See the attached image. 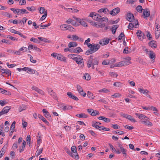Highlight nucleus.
Here are the masks:
<instances>
[{
  "instance_id": "obj_1",
  "label": "nucleus",
  "mask_w": 160,
  "mask_h": 160,
  "mask_svg": "<svg viewBox=\"0 0 160 160\" xmlns=\"http://www.w3.org/2000/svg\"><path fill=\"white\" fill-rule=\"evenodd\" d=\"M99 60V58L98 57L93 58V55H91L87 61V66L88 68H90L92 67V69H94L95 68L94 66L98 65Z\"/></svg>"
},
{
  "instance_id": "obj_2",
  "label": "nucleus",
  "mask_w": 160,
  "mask_h": 160,
  "mask_svg": "<svg viewBox=\"0 0 160 160\" xmlns=\"http://www.w3.org/2000/svg\"><path fill=\"white\" fill-rule=\"evenodd\" d=\"M95 16L96 17L94 18V20L96 21L101 22L103 21L108 22V19L106 17L101 18V16L99 14H96Z\"/></svg>"
},
{
  "instance_id": "obj_3",
  "label": "nucleus",
  "mask_w": 160,
  "mask_h": 160,
  "mask_svg": "<svg viewBox=\"0 0 160 160\" xmlns=\"http://www.w3.org/2000/svg\"><path fill=\"white\" fill-rule=\"evenodd\" d=\"M76 56H77V59H76L74 61L78 65H83L84 62L82 57L79 55H78Z\"/></svg>"
},
{
  "instance_id": "obj_4",
  "label": "nucleus",
  "mask_w": 160,
  "mask_h": 160,
  "mask_svg": "<svg viewBox=\"0 0 160 160\" xmlns=\"http://www.w3.org/2000/svg\"><path fill=\"white\" fill-rule=\"evenodd\" d=\"M100 46L98 44H93L92 47H91V51L92 52H94L97 51L100 48Z\"/></svg>"
},
{
  "instance_id": "obj_5",
  "label": "nucleus",
  "mask_w": 160,
  "mask_h": 160,
  "mask_svg": "<svg viewBox=\"0 0 160 160\" xmlns=\"http://www.w3.org/2000/svg\"><path fill=\"white\" fill-rule=\"evenodd\" d=\"M136 34L139 39L142 40L144 38V34L142 32L141 30H139L138 31Z\"/></svg>"
},
{
  "instance_id": "obj_6",
  "label": "nucleus",
  "mask_w": 160,
  "mask_h": 160,
  "mask_svg": "<svg viewBox=\"0 0 160 160\" xmlns=\"http://www.w3.org/2000/svg\"><path fill=\"white\" fill-rule=\"evenodd\" d=\"M118 147L119 148V149L121 152H122L123 155L125 157H126L127 155V150L123 148L122 145L119 144Z\"/></svg>"
},
{
  "instance_id": "obj_7",
  "label": "nucleus",
  "mask_w": 160,
  "mask_h": 160,
  "mask_svg": "<svg viewBox=\"0 0 160 160\" xmlns=\"http://www.w3.org/2000/svg\"><path fill=\"white\" fill-rule=\"evenodd\" d=\"M120 11V8H117L111 11L110 12V14L112 15L115 16Z\"/></svg>"
},
{
  "instance_id": "obj_8",
  "label": "nucleus",
  "mask_w": 160,
  "mask_h": 160,
  "mask_svg": "<svg viewBox=\"0 0 160 160\" xmlns=\"http://www.w3.org/2000/svg\"><path fill=\"white\" fill-rule=\"evenodd\" d=\"M10 109V108L9 107L7 106L5 107L0 112V116L8 113Z\"/></svg>"
},
{
  "instance_id": "obj_9",
  "label": "nucleus",
  "mask_w": 160,
  "mask_h": 160,
  "mask_svg": "<svg viewBox=\"0 0 160 160\" xmlns=\"http://www.w3.org/2000/svg\"><path fill=\"white\" fill-rule=\"evenodd\" d=\"M72 152L75 153V155H74L76 159H78L79 158V156L77 152V148L75 146H72L71 148Z\"/></svg>"
},
{
  "instance_id": "obj_10",
  "label": "nucleus",
  "mask_w": 160,
  "mask_h": 160,
  "mask_svg": "<svg viewBox=\"0 0 160 160\" xmlns=\"http://www.w3.org/2000/svg\"><path fill=\"white\" fill-rule=\"evenodd\" d=\"M144 120L142 122V123L147 126H152V123L148 120L149 118L147 117V118H145Z\"/></svg>"
},
{
  "instance_id": "obj_11",
  "label": "nucleus",
  "mask_w": 160,
  "mask_h": 160,
  "mask_svg": "<svg viewBox=\"0 0 160 160\" xmlns=\"http://www.w3.org/2000/svg\"><path fill=\"white\" fill-rule=\"evenodd\" d=\"M150 15V12L148 9H144L143 12V15L144 16V18H146L148 17Z\"/></svg>"
},
{
  "instance_id": "obj_12",
  "label": "nucleus",
  "mask_w": 160,
  "mask_h": 160,
  "mask_svg": "<svg viewBox=\"0 0 160 160\" xmlns=\"http://www.w3.org/2000/svg\"><path fill=\"white\" fill-rule=\"evenodd\" d=\"M28 12L24 9H19L18 8V11L17 14H23L24 13H28Z\"/></svg>"
},
{
  "instance_id": "obj_13",
  "label": "nucleus",
  "mask_w": 160,
  "mask_h": 160,
  "mask_svg": "<svg viewBox=\"0 0 160 160\" xmlns=\"http://www.w3.org/2000/svg\"><path fill=\"white\" fill-rule=\"evenodd\" d=\"M148 45L152 48H156L157 46L156 42L154 40L151 41L150 42L148 43Z\"/></svg>"
},
{
  "instance_id": "obj_14",
  "label": "nucleus",
  "mask_w": 160,
  "mask_h": 160,
  "mask_svg": "<svg viewBox=\"0 0 160 160\" xmlns=\"http://www.w3.org/2000/svg\"><path fill=\"white\" fill-rule=\"evenodd\" d=\"M127 19L130 22H132L134 20V17L131 13L128 12Z\"/></svg>"
},
{
  "instance_id": "obj_15",
  "label": "nucleus",
  "mask_w": 160,
  "mask_h": 160,
  "mask_svg": "<svg viewBox=\"0 0 160 160\" xmlns=\"http://www.w3.org/2000/svg\"><path fill=\"white\" fill-rule=\"evenodd\" d=\"M67 95L68 96L69 98L74 100H75L76 101H78L79 99L76 96L73 95L71 92H69L67 93Z\"/></svg>"
},
{
  "instance_id": "obj_16",
  "label": "nucleus",
  "mask_w": 160,
  "mask_h": 160,
  "mask_svg": "<svg viewBox=\"0 0 160 160\" xmlns=\"http://www.w3.org/2000/svg\"><path fill=\"white\" fill-rule=\"evenodd\" d=\"M98 12L101 13L103 12L105 14H108L109 12V10L107 8H102L99 9L98 11Z\"/></svg>"
},
{
  "instance_id": "obj_17",
  "label": "nucleus",
  "mask_w": 160,
  "mask_h": 160,
  "mask_svg": "<svg viewBox=\"0 0 160 160\" xmlns=\"http://www.w3.org/2000/svg\"><path fill=\"white\" fill-rule=\"evenodd\" d=\"M60 107L64 111L70 110L72 109V107L70 105L64 106L63 105H61Z\"/></svg>"
},
{
  "instance_id": "obj_18",
  "label": "nucleus",
  "mask_w": 160,
  "mask_h": 160,
  "mask_svg": "<svg viewBox=\"0 0 160 160\" xmlns=\"http://www.w3.org/2000/svg\"><path fill=\"white\" fill-rule=\"evenodd\" d=\"M109 39H103L102 41L99 42V43L101 45H104L108 44L109 42Z\"/></svg>"
},
{
  "instance_id": "obj_19",
  "label": "nucleus",
  "mask_w": 160,
  "mask_h": 160,
  "mask_svg": "<svg viewBox=\"0 0 160 160\" xmlns=\"http://www.w3.org/2000/svg\"><path fill=\"white\" fill-rule=\"evenodd\" d=\"M57 59L61 61H66V58L61 54H58Z\"/></svg>"
},
{
  "instance_id": "obj_20",
  "label": "nucleus",
  "mask_w": 160,
  "mask_h": 160,
  "mask_svg": "<svg viewBox=\"0 0 160 160\" xmlns=\"http://www.w3.org/2000/svg\"><path fill=\"white\" fill-rule=\"evenodd\" d=\"M100 120H102L106 122H110V119L108 118H107L103 116H100L98 118Z\"/></svg>"
},
{
  "instance_id": "obj_21",
  "label": "nucleus",
  "mask_w": 160,
  "mask_h": 160,
  "mask_svg": "<svg viewBox=\"0 0 160 160\" xmlns=\"http://www.w3.org/2000/svg\"><path fill=\"white\" fill-rule=\"evenodd\" d=\"M27 108V106L25 105L22 104L20 105L18 108L19 112H21L22 111L25 110Z\"/></svg>"
},
{
  "instance_id": "obj_22",
  "label": "nucleus",
  "mask_w": 160,
  "mask_h": 160,
  "mask_svg": "<svg viewBox=\"0 0 160 160\" xmlns=\"http://www.w3.org/2000/svg\"><path fill=\"white\" fill-rule=\"evenodd\" d=\"M135 115L137 116L140 119L142 120L145 118H147V117L146 116L143 114H139L138 113H135Z\"/></svg>"
},
{
  "instance_id": "obj_23",
  "label": "nucleus",
  "mask_w": 160,
  "mask_h": 160,
  "mask_svg": "<svg viewBox=\"0 0 160 160\" xmlns=\"http://www.w3.org/2000/svg\"><path fill=\"white\" fill-rule=\"evenodd\" d=\"M138 90L141 93L144 94L145 95L149 92L147 89H144L143 88H139Z\"/></svg>"
},
{
  "instance_id": "obj_24",
  "label": "nucleus",
  "mask_w": 160,
  "mask_h": 160,
  "mask_svg": "<svg viewBox=\"0 0 160 160\" xmlns=\"http://www.w3.org/2000/svg\"><path fill=\"white\" fill-rule=\"evenodd\" d=\"M38 118L41 119L42 121L44 122L46 124L48 125L49 124L48 122L46 120V119L43 117L42 115L39 114Z\"/></svg>"
},
{
  "instance_id": "obj_25",
  "label": "nucleus",
  "mask_w": 160,
  "mask_h": 160,
  "mask_svg": "<svg viewBox=\"0 0 160 160\" xmlns=\"http://www.w3.org/2000/svg\"><path fill=\"white\" fill-rule=\"evenodd\" d=\"M77 46V44L76 42H72L69 43L68 47L69 48L71 47H75Z\"/></svg>"
},
{
  "instance_id": "obj_26",
  "label": "nucleus",
  "mask_w": 160,
  "mask_h": 160,
  "mask_svg": "<svg viewBox=\"0 0 160 160\" xmlns=\"http://www.w3.org/2000/svg\"><path fill=\"white\" fill-rule=\"evenodd\" d=\"M82 50L81 48L78 47L73 50L72 52H73V53H79L80 52H82Z\"/></svg>"
},
{
  "instance_id": "obj_27",
  "label": "nucleus",
  "mask_w": 160,
  "mask_h": 160,
  "mask_svg": "<svg viewBox=\"0 0 160 160\" xmlns=\"http://www.w3.org/2000/svg\"><path fill=\"white\" fill-rule=\"evenodd\" d=\"M48 93L53 98L56 97V95L55 93L53 91V90L51 89H48Z\"/></svg>"
},
{
  "instance_id": "obj_28",
  "label": "nucleus",
  "mask_w": 160,
  "mask_h": 160,
  "mask_svg": "<svg viewBox=\"0 0 160 160\" xmlns=\"http://www.w3.org/2000/svg\"><path fill=\"white\" fill-rule=\"evenodd\" d=\"M76 116L79 118H86L88 117V116L85 113L78 114Z\"/></svg>"
},
{
  "instance_id": "obj_29",
  "label": "nucleus",
  "mask_w": 160,
  "mask_h": 160,
  "mask_svg": "<svg viewBox=\"0 0 160 160\" xmlns=\"http://www.w3.org/2000/svg\"><path fill=\"white\" fill-rule=\"evenodd\" d=\"M77 54H69L68 55V57L74 60H75L76 59H77L76 58L77 56L76 55H77Z\"/></svg>"
},
{
  "instance_id": "obj_30",
  "label": "nucleus",
  "mask_w": 160,
  "mask_h": 160,
  "mask_svg": "<svg viewBox=\"0 0 160 160\" xmlns=\"http://www.w3.org/2000/svg\"><path fill=\"white\" fill-rule=\"evenodd\" d=\"M127 118L129 120L133 122H137L136 120L130 115H128Z\"/></svg>"
},
{
  "instance_id": "obj_31",
  "label": "nucleus",
  "mask_w": 160,
  "mask_h": 160,
  "mask_svg": "<svg viewBox=\"0 0 160 160\" xmlns=\"http://www.w3.org/2000/svg\"><path fill=\"white\" fill-rule=\"evenodd\" d=\"M149 52V57L150 58L152 59L154 58L155 56V53L152 51H150Z\"/></svg>"
},
{
  "instance_id": "obj_32",
  "label": "nucleus",
  "mask_w": 160,
  "mask_h": 160,
  "mask_svg": "<svg viewBox=\"0 0 160 160\" xmlns=\"http://www.w3.org/2000/svg\"><path fill=\"white\" fill-rule=\"evenodd\" d=\"M79 22L84 27H87V25L86 22L84 21L83 19H80Z\"/></svg>"
},
{
  "instance_id": "obj_33",
  "label": "nucleus",
  "mask_w": 160,
  "mask_h": 160,
  "mask_svg": "<svg viewBox=\"0 0 160 160\" xmlns=\"http://www.w3.org/2000/svg\"><path fill=\"white\" fill-rule=\"evenodd\" d=\"M87 96L89 98L92 99H93L95 97L94 96H93V94L90 91H88V92Z\"/></svg>"
},
{
  "instance_id": "obj_34",
  "label": "nucleus",
  "mask_w": 160,
  "mask_h": 160,
  "mask_svg": "<svg viewBox=\"0 0 160 160\" xmlns=\"http://www.w3.org/2000/svg\"><path fill=\"white\" fill-rule=\"evenodd\" d=\"M160 35V30H155V36L156 38H158Z\"/></svg>"
},
{
  "instance_id": "obj_35",
  "label": "nucleus",
  "mask_w": 160,
  "mask_h": 160,
  "mask_svg": "<svg viewBox=\"0 0 160 160\" xmlns=\"http://www.w3.org/2000/svg\"><path fill=\"white\" fill-rule=\"evenodd\" d=\"M83 78L87 80H89L91 79V77L88 73H86L83 76Z\"/></svg>"
},
{
  "instance_id": "obj_36",
  "label": "nucleus",
  "mask_w": 160,
  "mask_h": 160,
  "mask_svg": "<svg viewBox=\"0 0 160 160\" xmlns=\"http://www.w3.org/2000/svg\"><path fill=\"white\" fill-rule=\"evenodd\" d=\"M123 62L122 61H121L119 62L118 63H116L115 64V66L116 67H121L122 66H124Z\"/></svg>"
},
{
  "instance_id": "obj_37",
  "label": "nucleus",
  "mask_w": 160,
  "mask_h": 160,
  "mask_svg": "<svg viewBox=\"0 0 160 160\" xmlns=\"http://www.w3.org/2000/svg\"><path fill=\"white\" fill-rule=\"evenodd\" d=\"M99 114V112L97 110H95L93 109V111H92V113L90 114L92 116H95Z\"/></svg>"
},
{
  "instance_id": "obj_38",
  "label": "nucleus",
  "mask_w": 160,
  "mask_h": 160,
  "mask_svg": "<svg viewBox=\"0 0 160 160\" xmlns=\"http://www.w3.org/2000/svg\"><path fill=\"white\" fill-rule=\"evenodd\" d=\"M124 36L125 35L124 33L123 32H121L118 37V40H120L122 39L123 40V38L124 39Z\"/></svg>"
},
{
  "instance_id": "obj_39",
  "label": "nucleus",
  "mask_w": 160,
  "mask_h": 160,
  "mask_svg": "<svg viewBox=\"0 0 160 160\" xmlns=\"http://www.w3.org/2000/svg\"><path fill=\"white\" fill-rule=\"evenodd\" d=\"M137 11L139 12H141L142 10V8L141 6L138 5L136 8Z\"/></svg>"
},
{
  "instance_id": "obj_40",
  "label": "nucleus",
  "mask_w": 160,
  "mask_h": 160,
  "mask_svg": "<svg viewBox=\"0 0 160 160\" xmlns=\"http://www.w3.org/2000/svg\"><path fill=\"white\" fill-rule=\"evenodd\" d=\"M67 25L66 24H63L62 25L60 26V28L62 29V30L64 31L65 30H67Z\"/></svg>"
},
{
  "instance_id": "obj_41",
  "label": "nucleus",
  "mask_w": 160,
  "mask_h": 160,
  "mask_svg": "<svg viewBox=\"0 0 160 160\" xmlns=\"http://www.w3.org/2000/svg\"><path fill=\"white\" fill-rule=\"evenodd\" d=\"M113 85L117 87H121V83L119 82H115L113 84Z\"/></svg>"
},
{
  "instance_id": "obj_42",
  "label": "nucleus",
  "mask_w": 160,
  "mask_h": 160,
  "mask_svg": "<svg viewBox=\"0 0 160 160\" xmlns=\"http://www.w3.org/2000/svg\"><path fill=\"white\" fill-rule=\"evenodd\" d=\"M96 14H98L96 13L95 12H91L89 14V16L90 17H92L93 19L94 20V18L96 17L95 16Z\"/></svg>"
},
{
  "instance_id": "obj_43",
  "label": "nucleus",
  "mask_w": 160,
  "mask_h": 160,
  "mask_svg": "<svg viewBox=\"0 0 160 160\" xmlns=\"http://www.w3.org/2000/svg\"><path fill=\"white\" fill-rule=\"evenodd\" d=\"M98 92H104L105 93H107L108 92H109V90L108 89L105 88H103L102 89L99 90Z\"/></svg>"
},
{
  "instance_id": "obj_44",
  "label": "nucleus",
  "mask_w": 160,
  "mask_h": 160,
  "mask_svg": "<svg viewBox=\"0 0 160 160\" xmlns=\"http://www.w3.org/2000/svg\"><path fill=\"white\" fill-rule=\"evenodd\" d=\"M38 136L37 137L38 138V140H37V145H38V144H39V145L40 144V143L41 142V137L40 136H39V133H38Z\"/></svg>"
},
{
  "instance_id": "obj_45",
  "label": "nucleus",
  "mask_w": 160,
  "mask_h": 160,
  "mask_svg": "<svg viewBox=\"0 0 160 160\" xmlns=\"http://www.w3.org/2000/svg\"><path fill=\"white\" fill-rule=\"evenodd\" d=\"M67 30H68L71 31H74V28L70 25H67Z\"/></svg>"
},
{
  "instance_id": "obj_46",
  "label": "nucleus",
  "mask_w": 160,
  "mask_h": 160,
  "mask_svg": "<svg viewBox=\"0 0 160 160\" xmlns=\"http://www.w3.org/2000/svg\"><path fill=\"white\" fill-rule=\"evenodd\" d=\"M4 74L7 75L8 76H9L11 75V72L8 69H6L5 71L4 72Z\"/></svg>"
},
{
  "instance_id": "obj_47",
  "label": "nucleus",
  "mask_w": 160,
  "mask_h": 160,
  "mask_svg": "<svg viewBox=\"0 0 160 160\" xmlns=\"http://www.w3.org/2000/svg\"><path fill=\"white\" fill-rule=\"evenodd\" d=\"M134 23H130L128 25V28L129 29L132 30L133 28L134 27Z\"/></svg>"
},
{
  "instance_id": "obj_48",
  "label": "nucleus",
  "mask_w": 160,
  "mask_h": 160,
  "mask_svg": "<svg viewBox=\"0 0 160 160\" xmlns=\"http://www.w3.org/2000/svg\"><path fill=\"white\" fill-rule=\"evenodd\" d=\"M47 11L46 10V11H45V12L44 13V15L42 16L41 18L40 19L42 21L44 20L45 18L46 17L47 15Z\"/></svg>"
},
{
  "instance_id": "obj_49",
  "label": "nucleus",
  "mask_w": 160,
  "mask_h": 160,
  "mask_svg": "<svg viewBox=\"0 0 160 160\" xmlns=\"http://www.w3.org/2000/svg\"><path fill=\"white\" fill-rule=\"evenodd\" d=\"M114 133L120 135H122L125 133V132L124 131H122L118 130L116 131Z\"/></svg>"
},
{
  "instance_id": "obj_50",
  "label": "nucleus",
  "mask_w": 160,
  "mask_h": 160,
  "mask_svg": "<svg viewBox=\"0 0 160 160\" xmlns=\"http://www.w3.org/2000/svg\"><path fill=\"white\" fill-rule=\"evenodd\" d=\"M27 72L30 74H33V73L35 72L34 70L28 68V71Z\"/></svg>"
},
{
  "instance_id": "obj_51",
  "label": "nucleus",
  "mask_w": 160,
  "mask_h": 160,
  "mask_svg": "<svg viewBox=\"0 0 160 160\" xmlns=\"http://www.w3.org/2000/svg\"><path fill=\"white\" fill-rule=\"evenodd\" d=\"M72 40L76 41L79 39L78 37L76 35H73L72 36Z\"/></svg>"
},
{
  "instance_id": "obj_52",
  "label": "nucleus",
  "mask_w": 160,
  "mask_h": 160,
  "mask_svg": "<svg viewBox=\"0 0 160 160\" xmlns=\"http://www.w3.org/2000/svg\"><path fill=\"white\" fill-rule=\"evenodd\" d=\"M19 4L20 5H23L26 4V0H19Z\"/></svg>"
},
{
  "instance_id": "obj_53",
  "label": "nucleus",
  "mask_w": 160,
  "mask_h": 160,
  "mask_svg": "<svg viewBox=\"0 0 160 160\" xmlns=\"http://www.w3.org/2000/svg\"><path fill=\"white\" fill-rule=\"evenodd\" d=\"M7 38H8L10 39H11L12 41H17L18 39L10 35H8L7 37Z\"/></svg>"
},
{
  "instance_id": "obj_54",
  "label": "nucleus",
  "mask_w": 160,
  "mask_h": 160,
  "mask_svg": "<svg viewBox=\"0 0 160 160\" xmlns=\"http://www.w3.org/2000/svg\"><path fill=\"white\" fill-rule=\"evenodd\" d=\"M105 26V24L104 23H99L97 24V27L98 28H102Z\"/></svg>"
},
{
  "instance_id": "obj_55",
  "label": "nucleus",
  "mask_w": 160,
  "mask_h": 160,
  "mask_svg": "<svg viewBox=\"0 0 160 160\" xmlns=\"http://www.w3.org/2000/svg\"><path fill=\"white\" fill-rule=\"evenodd\" d=\"M45 11H45V8H43V7L40 8V10H39V12L40 13H41V14H43V13H44Z\"/></svg>"
},
{
  "instance_id": "obj_56",
  "label": "nucleus",
  "mask_w": 160,
  "mask_h": 160,
  "mask_svg": "<svg viewBox=\"0 0 160 160\" xmlns=\"http://www.w3.org/2000/svg\"><path fill=\"white\" fill-rule=\"evenodd\" d=\"M30 41L31 42H33L35 43H38V40L36 38H32L30 39Z\"/></svg>"
},
{
  "instance_id": "obj_57",
  "label": "nucleus",
  "mask_w": 160,
  "mask_h": 160,
  "mask_svg": "<svg viewBox=\"0 0 160 160\" xmlns=\"http://www.w3.org/2000/svg\"><path fill=\"white\" fill-rule=\"evenodd\" d=\"M122 61L123 62V63L124 66L129 65L131 63L130 61H129L128 60H127L125 59L124 60Z\"/></svg>"
},
{
  "instance_id": "obj_58",
  "label": "nucleus",
  "mask_w": 160,
  "mask_h": 160,
  "mask_svg": "<svg viewBox=\"0 0 160 160\" xmlns=\"http://www.w3.org/2000/svg\"><path fill=\"white\" fill-rule=\"evenodd\" d=\"M19 49L22 52H27V48L24 47H22L20 48Z\"/></svg>"
},
{
  "instance_id": "obj_59",
  "label": "nucleus",
  "mask_w": 160,
  "mask_h": 160,
  "mask_svg": "<svg viewBox=\"0 0 160 160\" xmlns=\"http://www.w3.org/2000/svg\"><path fill=\"white\" fill-rule=\"evenodd\" d=\"M16 122L15 121H14L12 123L10 127V129L13 130L14 129L15 126Z\"/></svg>"
},
{
  "instance_id": "obj_60",
  "label": "nucleus",
  "mask_w": 160,
  "mask_h": 160,
  "mask_svg": "<svg viewBox=\"0 0 160 160\" xmlns=\"http://www.w3.org/2000/svg\"><path fill=\"white\" fill-rule=\"evenodd\" d=\"M44 115L45 117L48 119H51V115L49 112L47 113V114H44Z\"/></svg>"
},
{
  "instance_id": "obj_61",
  "label": "nucleus",
  "mask_w": 160,
  "mask_h": 160,
  "mask_svg": "<svg viewBox=\"0 0 160 160\" xmlns=\"http://www.w3.org/2000/svg\"><path fill=\"white\" fill-rule=\"evenodd\" d=\"M14 54H16L18 55H21L22 54V52L19 49L18 51H15Z\"/></svg>"
},
{
  "instance_id": "obj_62",
  "label": "nucleus",
  "mask_w": 160,
  "mask_h": 160,
  "mask_svg": "<svg viewBox=\"0 0 160 160\" xmlns=\"http://www.w3.org/2000/svg\"><path fill=\"white\" fill-rule=\"evenodd\" d=\"M120 94L119 93H115L113 95H112V98H118L120 97Z\"/></svg>"
},
{
  "instance_id": "obj_63",
  "label": "nucleus",
  "mask_w": 160,
  "mask_h": 160,
  "mask_svg": "<svg viewBox=\"0 0 160 160\" xmlns=\"http://www.w3.org/2000/svg\"><path fill=\"white\" fill-rule=\"evenodd\" d=\"M18 148V142H15L12 147V148L13 149H16Z\"/></svg>"
},
{
  "instance_id": "obj_64",
  "label": "nucleus",
  "mask_w": 160,
  "mask_h": 160,
  "mask_svg": "<svg viewBox=\"0 0 160 160\" xmlns=\"http://www.w3.org/2000/svg\"><path fill=\"white\" fill-rule=\"evenodd\" d=\"M130 52V51L128 50V48H125L123 51L124 53L128 54Z\"/></svg>"
}]
</instances>
